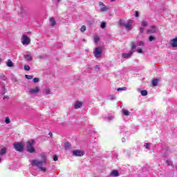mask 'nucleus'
I'll return each instance as SVG.
<instances>
[{
	"instance_id": "13",
	"label": "nucleus",
	"mask_w": 177,
	"mask_h": 177,
	"mask_svg": "<svg viewBox=\"0 0 177 177\" xmlns=\"http://www.w3.org/2000/svg\"><path fill=\"white\" fill-rule=\"evenodd\" d=\"M24 57H25L26 60H28V62H30V61L32 60V55L30 53L25 55Z\"/></svg>"
},
{
	"instance_id": "20",
	"label": "nucleus",
	"mask_w": 177,
	"mask_h": 177,
	"mask_svg": "<svg viewBox=\"0 0 177 177\" xmlns=\"http://www.w3.org/2000/svg\"><path fill=\"white\" fill-rule=\"evenodd\" d=\"M152 85L153 86H157L158 85V79H153L152 80Z\"/></svg>"
},
{
	"instance_id": "35",
	"label": "nucleus",
	"mask_w": 177,
	"mask_h": 177,
	"mask_svg": "<svg viewBox=\"0 0 177 177\" xmlns=\"http://www.w3.org/2000/svg\"><path fill=\"white\" fill-rule=\"evenodd\" d=\"M99 37H97V36H95L94 37V41L95 42V43H97V42H99Z\"/></svg>"
},
{
	"instance_id": "23",
	"label": "nucleus",
	"mask_w": 177,
	"mask_h": 177,
	"mask_svg": "<svg viewBox=\"0 0 177 177\" xmlns=\"http://www.w3.org/2000/svg\"><path fill=\"white\" fill-rule=\"evenodd\" d=\"M141 95L142 96H147V91L146 90L141 91Z\"/></svg>"
},
{
	"instance_id": "2",
	"label": "nucleus",
	"mask_w": 177,
	"mask_h": 177,
	"mask_svg": "<svg viewBox=\"0 0 177 177\" xmlns=\"http://www.w3.org/2000/svg\"><path fill=\"white\" fill-rule=\"evenodd\" d=\"M133 23V21L132 19H129L127 23L125 22L123 19H120L119 21V24L120 27H124L126 30H128V31H131L132 30V24Z\"/></svg>"
},
{
	"instance_id": "24",
	"label": "nucleus",
	"mask_w": 177,
	"mask_h": 177,
	"mask_svg": "<svg viewBox=\"0 0 177 177\" xmlns=\"http://www.w3.org/2000/svg\"><path fill=\"white\" fill-rule=\"evenodd\" d=\"M148 25H149V24H147V21H143L141 23V26H142V27H147Z\"/></svg>"
},
{
	"instance_id": "18",
	"label": "nucleus",
	"mask_w": 177,
	"mask_h": 177,
	"mask_svg": "<svg viewBox=\"0 0 177 177\" xmlns=\"http://www.w3.org/2000/svg\"><path fill=\"white\" fill-rule=\"evenodd\" d=\"M64 146L66 150H70V148L71 147V144L70 142H66Z\"/></svg>"
},
{
	"instance_id": "44",
	"label": "nucleus",
	"mask_w": 177,
	"mask_h": 177,
	"mask_svg": "<svg viewBox=\"0 0 177 177\" xmlns=\"http://www.w3.org/2000/svg\"><path fill=\"white\" fill-rule=\"evenodd\" d=\"M108 120H113V117H109Z\"/></svg>"
},
{
	"instance_id": "14",
	"label": "nucleus",
	"mask_w": 177,
	"mask_h": 177,
	"mask_svg": "<svg viewBox=\"0 0 177 177\" xmlns=\"http://www.w3.org/2000/svg\"><path fill=\"white\" fill-rule=\"evenodd\" d=\"M111 176L117 177L120 176V172L118 170H113L111 174Z\"/></svg>"
},
{
	"instance_id": "52",
	"label": "nucleus",
	"mask_w": 177,
	"mask_h": 177,
	"mask_svg": "<svg viewBox=\"0 0 177 177\" xmlns=\"http://www.w3.org/2000/svg\"><path fill=\"white\" fill-rule=\"evenodd\" d=\"M1 62H2V60L0 59V63H1Z\"/></svg>"
},
{
	"instance_id": "48",
	"label": "nucleus",
	"mask_w": 177,
	"mask_h": 177,
	"mask_svg": "<svg viewBox=\"0 0 177 177\" xmlns=\"http://www.w3.org/2000/svg\"><path fill=\"white\" fill-rule=\"evenodd\" d=\"M111 2H114V1H115V0H111Z\"/></svg>"
},
{
	"instance_id": "25",
	"label": "nucleus",
	"mask_w": 177,
	"mask_h": 177,
	"mask_svg": "<svg viewBox=\"0 0 177 177\" xmlns=\"http://www.w3.org/2000/svg\"><path fill=\"white\" fill-rule=\"evenodd\" d=\"M86 30V26H82L81 27V28H80V31H81L82 32H85Z\"/></svg>"
},
{
	"instance_id": "47",
	"label": "nucleus",
	"mask_w": 177,
	"mask_h": 177,
	"mask_svg": "<svg viewBox=\"0 0 177 177\" xmlns=\"http://www.w3.org/2000/svg\"><path fill=\"white\" fill-rule=\"evenodd\" d=\"M1 157H2V156H0V162H1V161H2Z\"/></svg>"
},
{
	"instance_id": "37",
	"label": "nucleus",
	"mask_w": 177,
	"mask_h": 177,
	"mask_svg": "<svg viewBox=\"0 0 177 177\" xmlns=\"http://www.w3.org/2000/svg\"><path fill=\"white\" fill-rule=\"evenodd\" d=\"M149 146H150V143H145V147L146 149H150V148L149 147Z\"/></svg>"
},
{
	"instance_id": "51",
	"label": "nucleus",
	"mask_w": 177,
	"mask_h": 177,
	"mask_svg": "<svg viewBox=\"0 0 177 177\" xmlns=\"http://www.w3.org/2000/svg\"><path fill=\"white\" fill-rule=\"evenodd\" d=\"M57 1H58V2H60L61 0H57Z\"/></svg>"
},
{
	"instance_id": "50",
	"label": "nucleus",
	"mask_w": 177,
	"mask_h": 177,
	"mask_svg": "<svg viewBox=\"0 0 177 177\" xmlns=\"http://www.w3.org/2000/svg\"><path fill=\"white\" fill-rule=\"evenodd\" d=\"M166 162L168 164V160H166Z\"/></svg>"
},
{
	"instance_id": "11",
	"label": "nucleus",
	"mask_w": 177,
	"mask_h": 177,
	"mask_svg": "<svg viewBox=\"0 0 177 177\" xmlns=\"http://www.w3.org/2000/svg\"><path fill=\"white\" fill-rule=\"evenodd\" d=\"M39 87L37 86L35 87V88H30L29 90V93L31 94V95H35V93H38L39 92Z\"/></svg>"
},
{
	"instance_id": "41",
	"label": "nucleus",
	"mask_w": 177,
	"mask_h": 177,
	"mask_svg": "<svg viewBox=\"0 0 177 177\" xmlns=\"http://www.w3.org/2000/svg\"><path fill=\"white\" fill-rule=\"evenodd\" d=\"M139 16V12L136 11L135 17H138Z\"/></svg>"
},
{
	"instance_id": "12",
	"label": "nucleus",
	"mask_w": 177,
	"mask_h": 177,
	"mask_svg": "<svg viewBox=\"0 0 177 177\" xmlns=\"http://www.w3.org/2000/svg\"><path fill=\"white\" fill-rule=\"evenodd\" d=\"M170 45L173 47V48H177V37H176L175 39H172L170 41Z\"/></svg>"
},
{
	"instance_id": "27",
	"label": "nucleus",
	"mask_w": 177,
	"mask_h": 177,
	"mask_svg": "<svg viewBox=\"0 0 177 177\" xmlns=\"http://www.w3.org/2000/svg\"><path fill=\"white\" fill-rule=\"evenodd\" d=\"M0 80H2L3 81H5L6 80V77H5V75L3 73L0 74Z\"/></svg>"
},
{
	"instance_id": "33",
	"label": "nucleus",
	"mask_w": 177,
	"mask_h": 177,
	"mask_svg": "<svg viewBox=\"0 0 177 177\" xmlns=\"http://www.w3.org/2000/svg\"><path fill=\"white\" fill-rule=\"evenodd\" d=\"M5 122L6 124H10V119L8 117L6 118Z\"/></svg>"
},
{
	"instance_id": "36",
	"label": "nucleus",
	"mask_w": 177,
	"mask_h": 177,
	"mask_svg": "<svg viewBox=\"0 0 177 177\" xmlns=\"http://www.w3.org/2000/svg\"><path fill=\"white\" fill-rule=\"evenodd\" d=\"M101 28H106V22H102L101 24Z\"/></svg>"
},
{
	"instance_id": "3",
	"label": "nucleus",
	"mask_w": 177,
	"mask_h": 177,
	"mask_svg": "<svg viewBox=\"0 0 177 177\" xmlns=\"http://www.w3.org/2000/svg\"><path fill=\"white\" fill-rule=\"evenodd\" d=\"M136 52V44H135V42H131V50L129 52V53H123L122 55V57H123L124 59H129V57H131V56H132V54Z\"/></svg>"
},
{
	"instance_id": "40",
	"label": "nucleus",
	"mask_w": 177,
	"mask_h": 177,
	"mask_svg": "<svg viewBox=\"0 0 177 177\" xmlns=\"http://www.w3.org/2000/svg\"><path fill=\"white\" fill-rule=\"evenodd\" d=\"M53 160H54V161H57V160H58L57 156L55 155V156H53Z\"/></svg>"
},
{
	"instance_id": "34",
	"label": "nucleus",
	"mask_w": 177,
	"mask_h": 177,
	"mask_svg": "<svg viewBox=\"0 0 177 177\" xmlns=\"http://www.w3.org/2000/svg\"><path fill=\"white\" fill-rule=\"evenodd\" d=\"M118 91H127V87H122V88H118L117 89Z\"/></svg>"
},
{
	"instance_id": "39",
	"label": "nucleus",
	"mask_w": 177,
	"mask_h": 177,
	"mask_svg": "<svg viewBox=\"0 0 177 177\" xmlns=\"http://www.w3.org/2000/svg\"><path fill=\"white\" fill-rule=\"evenodd\" d=\"M137 52L138 53H143V50H142L141 48H138L137 49Z\"/></svg>"
},
{
	"instance_id": "28",
	"label": "nucleus",
	"mask_w": 177,
	"mask_h": 177,
	"mask_svg": "<svg viewBox=\"0 0 177 177\" xmlns=\"http://www.w3.org/2000/svg\"><path fill=\"white\" fill-rule=\"evenodd\" d=\"M108 99H109V100H115V95H109V97H108Z\"/></svg>"
},
{
	"instance_id": "43",
	"label": "nucleus",
	"mask_w": 177,
	"mask_h": 177,
	"mask_svg": "<svg viewBox=\"0 0 177 177\" xmlns=\"http://www.w3.org/2000/svg\"><path fill=\"white\" fill-rule=\"evenodd\" d=\"M48 135L50 136V138H52V136H53L52 132H49Z\"/></svg>"
},
{
	"instance_id": "29",
	"label": "nucleus",
	"mask_w": 177,
	"mask_h": 177,
	"mask_svg": "<svg viewBox=\"0 0 177 177\" xmlns=\"http://www.w3.org/2000/svg\"><path fill=\"white\" fill-rule=\"evenodd\" d=\"M156 40V37H153V36H149V41L150 42H151L152 41H155Z\"/></svg>"
},
{
	"instance_id": "22",
	"label": "nucleus",
	"mask_w": 177,
	"mask_h": 177,
	"mask_svg": "<svg viewBox=\"0 0 177 177\" xmlns=\"http://www.w3.org/2000/svg\"><path fill=\"white\" fill-rule=\"evenodd\" d=\"M45 95H50V90L49 88H46L44 91Z\"/></svg>"
},
{
	"instance_id": "8",
	"label": "nucleus",
	"mask_w": 177,
	"mask_h": 177,
	"mask_svg": "<svg viewBox=\"0 0 177 177\" xmlns=\"http://www.w3.org/2000/svg\"><path fill=\"white\" fill-rule=\"evenodd\" d=\"M73 154L75 157H82V156H84V154H85V153L84 151H80L78 149H75V150L73 151Z\"/></svg>"
},
{
	"instance_id": "31",
	"label": "nucleus",
	"mask_w": 177,
	"mask_h": 177,
	"mask_svg": "<svg viewBox=\"0 0 177 177\" xmlns=\"http://www.w3.org/2000/svg\"><path fill=\"white\" fill-rule=\"evenodd\" d=\"M25 77H26L27 80H32V78H33L32 75H25Z\"/></svg>"
},
{
	"instance_id": "45",
	"label": "nucleus",
	"mask_w": 177,
	"mask_h": 177,
	"mask_svg": "<svg viewBox=\"0 0 177 177\" xmlns=\"http://www.w3.org/2000/svg\"><path fill=\"white\" fill-rule=\"evenodd\" d=\"M122 142H125V138H122Z\"/></svg>"
},
{
	"instance_id": "16",
	"label": "nucleus",
	"mask_w": 177,
	"mask_h": 177,
	"mask_svg": "<svg viewBox=\"0 0 177 177\" xmlns=\"http://www.w3.org/2000/svg\"><path fill=\"white\" fill-rule=\"evenodd\" d=\"M8 151V149L6 148H2L0 150V157H2V156H4V154H6V152Z\"/></svg>"
},
{
	"instance_id": "7",
	"label": "nucleus",
	"mask_w": 177,
	"mask_h": 177,
	"mask_svg": "<svg viewBox=\"0 0 177 177\" xmlns=\"http://www.w3.org/2000/svg\"><path fill=\"white\" fill-rule=\"evenodd\" d=\"M14 147L17 151H23L24 150V146L19 142L14 144Z\"/></svg>"
},
{
	"instance_id": "49",
	"label": "nucleus",
	"mask_w": 177,
	"mask_h": 177,
	"mask_svg": "<svg viewBox=\"0 0 177 177\" xmlns=\"http://www.w3.org/2000/svg\"><path fill=\"white\" fill-rule=\"evenodd\" d=\"M39 58H40V59H42V56H40Z\"/></svg>"
},
{
	"instance_id": "42",
	"label": "nucleus",
	"mask_w": 177,
	"mask_h": 177,
	"mask_svg": "<svg viewBox=\"0 0 177 177\" xmlns=\"http://www.w3.org/2000/svg\"><path fill=\"white\" fill-rule=\"evenodd\" d=\"M94 68L95 69L98 70V71H99V70H100V68L99 67V65L95 66Z\"/></svg>"
},
{
	"instance_id": "26",
	"label": "nucleus",
	"mask_w": 177,
	"mask_h": 177,
	"mask_svg": "<svg viewBox=\"0 0 177 177\" xmlns=\"http://www.w3.org/2000/svg\"><path fill=\"white\" fill-rule=\"evenodd\" d=\"M24 70H26V71H30V66H28V65H25L24 66Z\"/></svg>"
},
{
	"instance_id": "1",
	"label": "nucleus",
	"mask_w": 177,
	"mask_h": 177,
	"mask_svg": "<svg viewBox=\"0 0 177 177\" xmlns=\"http://www.w3.org/2000/svg\"><path fill=\"white\" fill-rule=\"evenodd\" d=\"M41 160H39L38 159H35L31 161V165L32 167H37L38 169H39L41 172H46V167H44V165L46 164V160H48V158L46 157V155L41 154Z\"/></svg>"
},
{
	"instance_id": "5",
	"label": "nucleus",
	"mask_w": 177,
	"mask_h": 177,
	"mask_svg": "<svg viewBox=\"0 0 177 177\" xmlns=\"http://www.w3.org/2000/svg\"><path fill=\"white\" fill-rule=\"evenodd\" d=\"M102 48L100 47L95 48V50L93 51V55L95 57H96V59H99L102 57Z\"/></svg>"
},
{
	"instance_id": "46",
	"label": "nucleus",
	"mask_w": 177,
	"mask_h": 177,
	"mask_svg": "<svg viewBox=\"0 0 177 177\" xmlns=\"http://www.w3.org/2000/svg\"><path fill=\"white\" fill-rule=\"evenodd\" d=\"M9 98V97H3V99H8Z\"/></svg>"
},
{
	"instance_id": "38",
	"label": "nucleus",
	"mask_w": 177,
	"mask_h": 177,
	"mask_svg": "<svg viewBox=\"0 0 177 177\" xmlns=\"http://www.w3.org/2000/svg\"><path fill=\"white\" fill-rule=\"evenodd\" d=\"M143 31H145V28L143 27L140 28V32L143 34Z\"/></svg>"
},
{
	"instance_id": "32",
	"label": "nucleus",
	"mask_w": 177,
	"mask_h": 177,
	"mask_svg": "<svg viewBox=\"0 0 177 177\" xmlns=\"http://www.w3.org/2000/svg\"><path fill=\"white\" fill-rule=\"evenodd\" d=\"M32 82H35V84H37V82H39V78L35 77V78H33Z\"/></svg>"
},
{
	"instance_id": "9",
	"label": "nucleus",
	"mask_w": 177,
	"mask_h": 177,
	"mask_svg": "<svg viewBox=\"0 0 177 177\" xmlns=\"http://www.w3.org/2000/svg\"><path fill=\"white\" fill-rule=\"evenodd\" d=\"M99 6H100V10L101 12H107L109 10V7L106 6L104 3L100 1L99 2Z\"/></svg>"
},
{
	"instance_id": "21",
	"label": "nucleus",
	"mask_w": 177,
	"mask_h": 177,
	"mask_svg": "<svg viewBox=\"0 0 177 177\" xmlns=\"http://www.w3.org/2000/svg\"><path fill=\"white\" fill-rule=\"evenodd\" d=\"M122 113L124 114V115L128 116L129 115V111L127 109H122Z\"/></svg>"
},
{
	"instance_id": "6",
	"label": "nucleus",
	"mask_w": 177,
	"mask_h": 177,
	"mask_svg": "<svg viewBox=\"0 0 177 177\" xmlns=\"http://www.w3.org/2000/svg\"><path fill=\"white\" fill-rule=\"evenodd\" d=\"M21 42L23 45H30L31 39H30V37H28L26 35H24L21 37Z\"/></svg>"
},
{
	"instance_id": "15",
	"label": "nucleus",
	"mask_w": 177,
	"mask_h": 177,
	"mask_svg": "<svg viewBox=\"0 0 177 177\" xmlns=\"http://www.w3.org/2000/svg\"><path fill=\"white\" fill-rule=\"evenodd\" d=\"M74 107H75V109H80V107H82V102H81L80 101H77L75 103Z\"/></svg>"
},
{
	"instance_id": "10",
	"label": "nucleus",
	"mask_w": 177,
	"mask_h": 177,
	"mask_svg": "<svg viewBox=\"0 0 177 177\" xmlns=\"http://www.w3.org/2000/svg\"><path fill=\"white\" fill-rule=\"evenodd\" d=\"M157 32V28L154 26H151L150 29L147 31V34H154Z\"/></svg>"
},
{
	"instance_id": "19",
	"label": "nucleus",
	"mask_w": 177,
	"mask_h": 177,
	"mask_svg": "<svg viewBox=\"0 0 177 177\" xmlns=\"http://www.w3.org/2000/svg\"><path fill=\"white\" fill-rule=\"evenodd\" d=\"M6 64L8 67H13L14 66L13 62L10 59H8Z\"/></svg>"
},
{
	"instance_id": "4",
	"label": "nucleus",
	"mask_w": 177,
	"mask_h": 177,
	"mask_svg": "<svg viewBox=\"0 0 177 177\" xmlns=\"http://www.w3.org/2000/svg\"><path fill=\"white\" fill-rule=\"evenodd\" d=\"M34 145H35V140H30L27 142V151L29 153H35V149L34 148Z\"/></svg>"
},
{
	"instance_id": "30",
	"label": "nucleus",
	"mask_w": 177,
	"mask_h": 177,
	"mask_svg": "<svg viewBox=\"0 0 177 177\" xmlns=\"http://www.w3.org/2000/svg\"><path fill=\"white\" fill-rule=\"evenodd\" d=\"M137 45L138 46H143L145 45V43L143 41H140L137 42Z\"/></svg>"
},
{
	"instance_id": "17",
	"label": "nucleus",
	"mask_w": 177,
	"mask_h": 177,
	"mask_svg": "<svg viewBox=\"0 0 177 177\" xmlns=\"http://www.w3.org/2000/svg\"><path fill=\"white\" fill-rule=\"evenodd\" d=\"M50 26L52 27H53V26L56 25V20H55V18H50Z\"/></svg>"
}]
</instances>
